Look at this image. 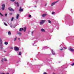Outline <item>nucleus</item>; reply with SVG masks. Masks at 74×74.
I'll return each instance as SVG.
<instances>
[{"mask_svg": "<svg viewBox=\"0 0 74 74\" xmlns=\"http://www.w3.org/2000/svg\"><path fill=\"white\" fill-rule=\"evenodd\" d=\"M46 21L45 20H42L40 23V25H42V24H43V23H45V22Z\"/></svg>", "mask_w": 74, "mask_h": 74, "instance_id": "obj_1", "label": "nucleus"}, {"mask_svg": "<svg viewBox=\"0 0 74 74\" xmlns=\"http://www.w3.org/2000/svg\"><path fill=\"white\" fill-rule=\"evenodd\" d=\"M14 50L16 51H19V48L18 47H14Z\"/></svg>", "mask_w": 74, "mask_h": 74, "instance_id": "obj_2", "label": "nucleus"}, {"mask_svg": "<svg viewBox=\"0 0 74 74\" xmlns=\"http://www.w3.org/2000/svg\"><path fill=\"white\" fill-rule=\"evenodd\" d=\"M57 2H58V1H56L55 2H53L51 3V6H53V5H55V4H56V3H57Z\"/></svg>", "mask_w": 74, "mask_h": 74, "instance_id": "obj_3", "label": "nucleus"}, {"mask_svg": "<svg viewBox=\"0 0 74 74\" xmlns=\"http://www.w3.org/2000/svg\"><path fill=\"white\" fill-rule=\"evenodd\" d=\"M71 52H74V49H72L71 47H69L68 49Z\"/></svg>", "mask_w": 74, "mask_h": 74, "instance_id": "obj_4", "label": "nucleus"}, {"mask_svg": "<svg viewBox=\"0 0 74 74\" xmlns=\"http://www.w3.org/2000/svg\"><path fill=\"white\" fill-rule=\"evenodd\" d=\"M2 9L3 10H4V8H5V5L4 4H2Z\"/></svg>", "mask_w": 74, "mask_h": 74, "instance_id": "obj_5", "label": "nucleus"}, {"mask_svg": "<svg viewBox=\"0 0 74 74\" xmlns=\"http://www.w3.org/2000/svg\"><path fill=\"white\" fill-rule=\"evenodd\" d=\"M8 9L9 10V11H14V10L13 9L11 8H8Z\"/></svg>", "mask_w": 74, "mask_h": 74, "instance_id": "obj_6", "label": "nucleus"}, {"mask_svg": "<svg viewBox=\"0 0 74 74\" xmlns=\"http://www.w3.org/2000/svg\"><path fill=\"white\" fill-rule=\"evenodd\" d=\"M21 29H22V30H24V32H26V27H24V29H23V28H22Z\"/></svg>", "mask_w": 74, "mask_h": 74, "instance_id": "obj_7", "label": "nucleus"}, {"mask_svg": "<svg viewBox=\"0 0 74 74\" xmlns=\"http://www.w3.org/2000/svg\"><path fill=\"white\" fill-rule=\"evenodd\" d=\"M47 15V14H44L42 15V16L43 17H45Z\"/></svg>", "mask_w": 74, "mask_h": 74, "instance_id": "obj_8", "label": "nucleus"}, {"mask_svg": "<svg viewBox=\"0 0 74 74\" xmlns=\"http://www.w3.org/2000/svg\"><path fill=\"white\" fill-rule=\"evenodd\" d=\"M23 11V10L22 9H21V7H20V9H19V11L20 12H21V11L22 12Z\"/></svg>", "mask_w": 74, "mask_h": 74, "instance_id": "obj_9", "label": "nucleus"}, {"mask_svg": "<svg viewBox=\"0 0 74 74\" xmlns=\"http://www.w3.org/2000/svg\"><path fill=\"white\" fill-rule=\"evenodd\" d=\"M51 52L52 53V55H55V53L53 50H51Z\"/></svg>", "mask_w": 74, "mask_h": 74, "instance_id": "obj_10", "label": "nucleus"}, {"mask_svg": "<svg viewBox=\"0 0 74 74\" xmlns=\"http://www.w3.org/2000/svg\"><path fill=\"white\" fill-rule=\"evenodd\" d=\"M3 60L4 61H6L7 60V59L6 58L3 59L2 60H1V61L2 62H3Z\"/></svg>", "mask_w": 74, "mask_h": 74, "instance_id": "obj_11", "label": "nucleus"}, {"mask_svg": "<svg viewBox=\"0 0 74 74\" xmlns=\"http://www.w3.org/2000/svg\"><path fill=\"white\" fill-rule=\"evenodd\" d=\"M15 4H17V7H19V3H18V2H14Z\"/></svg>", "mask_w": 74, "mask_h": 74, "instance_id": "obj_12", "label": "nucleus"}, {"mask_svg": "<svg viewBox=\"0 0 74 74\" xmlns=\"http://www.w3.org/2000/svg\"><path fill=\"white\" fill-rule=\"evenodd\" d=\"M41 32H45V29H43V28H42L41 29Z\"/></svg>", "mask_w": 74, "mask_h": 74, "instance_id": "obj_13", "label": "nucleus"}, {"mask_svg": "<svg viewBox=\"0 0 74 74\" xmlns=\"http://www.w3.org/2000/svg\"><path fill=\"white\" fill-rule=\"evenodd\" d=\"M17 34L19 35V36H21L22 35V33L21 32H18L17 33Z\"/></svg>", "mask_w": 74, "mask_h": 74, "instance_id": "obj_14", "label": "nucleus"}, {"mask_svg": "<svg viewBox=\"0 0 74 74\" xmlns=\"http://www.w3.org/2000/svg\"><path fill=\"white\" fill-rule=\"evenodd\" d=\"M5 45H8V42H4Z\"/></svg>", "mask_w": 74, "mask_h": 74, "instance_id": "obj_15", "label": "nucleus"}, {"mask_svg": "<svg viewBox=\"0 0 74 74\" xmlns=\"http://www.w3.org/2000/svg\"><path fill=\"white\" fill-rule=\"evenodd\" d=\"M19 18V14H17L16 15V19H18Z\"/></svg>", "mask_w": 74, "mask_h": 74, "instance_id": "obj_16", "label": "nucleus"}, {"mask_svg": "<svg viewBox=\"0 0 74 74\" xmlns=\"http://www.w3.org/2000/svg\"><path fill=\"white\" fill-rule=\"evenodd\" d=\"M13 26V25H10V27H11V28H12V29H14V28H15V26L12 27Z\"/></svg>", "mask_w": 74, "mask_h": 74, "instance_id": "obj_17", "label": "nucleus"}, {"mask_svg": "<svg viewBox=\"0 0 74 74\" xmlns=\"http://www.w3.org/2000/svg\"><path fill=\"white\" fill-rule=\"evenodd\" d=\"M11 34V32H10V31H9V32H8V35H9V36H10Z\"/></svg>", "mask_w": 74, "mask_h": 74, "instance_id": "obj_18", "label": "nucleus"}, {"mask_svg": "<svg viewBox=\"0 0 74 74\" xmlns=\"http://www.w3.org/2000/svg\"><path fill=\"white\" fill-rule=\"evenodd\" d=\"M0 46L1 47H3V44H2V42H1V45H0Z\"/></svg>", "mask_w": 74, "mask_h": 74, "instance_id": "obj_19", "label": "nucleus"}, {"mask_svg": "<svg viewBox=\"0 0 74 74\" xmlns=\"http://www.w3.org/2000/svg\"><path fill=\"white\" fill-rule=\"evenodd\" d=\"M18 55H22V53L21 52H20L18 54Z\"/></svg>", "mask_w": 74, "mask_h": 74, "instance_id": "obj_20", "label": "nucleus"}, {"mask_svg": "<svg viewBox=\"0 0 74 74\" xmlns=\"http://www.w3.org/2000/svg\"><path fill=\"white\" fill-rule=\"evenodd\" d=\"M14 19V17H12V19H11V21H13V19Z\"/></svg>", "mask_w": 74, "mask_h": 74, "instance_id": "obj_21", "label": "nucleus"}, {"mask_svg": "<svg viewBox=\"0 0 74 74\" xmlns=\"http://www.w3.org/2000/svg\"><path fill=\"white\" fill-rule=\"evenodd\" d=\"M48 22L49 23H51V21L49 20H48Z\"/></svg>", "mask_w": 74, "mask_h": 74, "instance_id": "obj_22", "label": "nucleus"}, {"mask_svg": "<svg viewBox=\"0 0 74 74\" xmlns=\"http://www.w3.org/2000/svg\"><path fill=\"white\" fill-rule=\"evenodd\" d=\"M17 39V37H16L15 38H14V41H15V40H16Z\"/></svg>", "mask_w": 74, "mask_h": 74, "instance_id": "obj_23", "label": "nucleus"}, {"mask_svg": "<svg viewBox=\"0 0 74 74\" xmlns=\"http://www.w3.org/2000/svg\"><path fill=\"white\" fill-rule=\"evenodd\" d=\"M4 24L5 26H7V24L6 23H4Z\"/></svg>", "mask_w": 74, "mask_h": 74, "instance_id": "obj_24", "label": "nucleus"}, {"mask_svg": "<svg viewBox=\"0 0 74 74\" xmlns=\"http://www.w3.org/2000/svg\"><path fill=\"white\" fill-rule=\"evenodd\" d=\"M29 18H30V17H32V16L31 15H30V14H29Z\"/></svg>", "mask_w": 74, "mask_h": 74, "instance_id": "obj_25", "label": "nucleus"}, {"mask_svg": "<svg viewBox=\"0 0 74 74\" xmlns=\"http://www.w3.org/2000/svg\"><path fill=\"white\" fill-rule=\"evenodd\" d=\"M47 48H48V47H47V46H46V47H44V48L45 49H46Z\"/></svg>", "mask_w": 74, "mask_h": 74, "instance_id": "obj_26", "label": "nucleus"}, {"mask_svg": "<svg viewBox=\"0 0 74 74\" xmlns=\"http://www.w3.org/2000/svg\"><path fill=\"white\" fill-rule=\"evenodd\" d=\"M55 12H52V14L53 15V14H55Z\"/></svg>", "mask_w": 74, "mask_h": 74, "instance_id": "obj_27", "label": "nucleus"}, {"mask_svg": "<svg viewBox=\"0 0 74 74\" xmlns=\"http://www.w3.org/2000/svg\"><path fill=\"white\" fill-rule=\"evenodd\" d=\"M0 15H1V16H3V14H1V13L0 12Z\"/></svg>", "mask_w": 74, "mask_h": 74, "instance_id": "obj_28", "label": "nucleus"}, {"mask_svg": "<svg viewBox=\"0 0 74 74\" xmlns=\"http://www.w3.org/2000/svg\"><path fill=\"white\" fill-rule=\"evenodd\" d=\"M0 42H2V40H1V39L0 38Z\"/></svg>", "mask_w": 74, "mask_h": 74, "instance_id": "obj_29", "label": "nucleus"}, {"mask_svg": "<svg viewBox=\"0 0 74 74\" xmlns=\"http://www.w3.org/2000/svg\"><path fill=\"white\" fill-rule=\"evenodd\" d=\"M74 65V63H73L72 64H71V65L72 66H73Z\"/></svg>", "mask_w": 74, "mask_h": 74, "instance_id": "obj_30", "label": "nucleus"}, {"mask_svg": "<svg viewBox=\"0 0 74 74\" xmlns=\"http://www.w3.org/2000/svg\"><path fill=\"white\" fill-rule=\"evenodd\" d=\"M10 1H11L12 2H14V1H15V0H10Z\"/></svg>", "mask_w": 74, "mask_h": 74, "instance_id": "obj_31", "label": "nucleus"}, {"mask_svg": "<svg viewBox=\"0 0 74 74\" xmlns=\"http://www.w3.org/2000/svg\"><path fill=\"white\" fill-rule=\"evenodd\" d=\"M32 36H33V31L32 32Z\"/></svg>", "mask_w": 74, "mask_h": 74, "instance_id": "obj_32", "label": "nucleus"}, {"mask_svg": "<svg viewBox=\"0 0 74 74\" xmlns=\"http://www.w3.org/2000/svg\"><path fill=\"white\" fill-rule=\"evenodd\" d=\"M22 31V29H21V28H20L19 29V31L20 32H21Z\"/></svg>", "mask_w": 74, "mask_h": 74, "instance_id": "obj_33", "label": "nucleus"}, {"mask_svg": "<svg viewBox=\"0 0 74 74\" xmlns=\"http://www.w3.org/2000/svg\"><path fill=\"white\" fill-rule=\"evenodd\" d=\"M63 48H62V49H60V51H63Z\"/></svg>", "mask_w": 74, "mask_h": 74, "instance_id": "obj_34", "label": "nucleus"}, {"mask_svg": "<svg viewBox=\"0 0 74 74\" xmlns=\"http://www.w3.org/2000/svg\"><path fill=\"white\" fill-rule=\"evenodd\" d=\"M5 15L6 17H7V14H5Z\"/></svg>", "mask_w": 74, "mask_h": 74, "instance_id": "obj_35", "label": "nucleus"}, {"mask_svg": "<svg viewBox=\"0 0 74 74\" xmlns=\"http://www.w3.org/2000/svg\"><path fill=\"white\" fill-rule=\"evenodd\" d=\"M60 47H61V48H62V47H63V46L62 45H61L60 46Z\"/></svg>", "mask_w": 74, "mask_h": 74, "instance_id": "obj_36", "label": "nucleus"}, {"mask_svg": "<svg viewBox=\"0 0 74 74\" xmlns=\"http://www.w3.org/2000/svg\"><path fill=\"white\" fill-rule=\"evenodd\" d=\"M43 74H47V73H46V72H44Z\"/></svg>", "mask_w": 74, "mask_h": 74, "instance_id": "obj_37", "label": "nucleus"}, {"mask_svg": "<svg viewBox=\"0 0 74 74\" xmlns=\"http://www.w3.org/2000/svg\"><path fill=\"white\" fill-rule=\"evenodd\" d=\"M47 4V3H46V4H45V6H46Z\"/></svg>", "mask_w": 74, "mask_h": 74, "instance_id": "obj_38", "label": "nucleus"}, {"mask_svg": "<svg viewBox=\"0 0 74 74\" xmlns=\"http://www.w3.org/2000/svg\"><path fill=\"white\" fill-rule=\"evenodd\" d=\"M64 49H67V48L65 47H64Z\"/></svg>", "mask_w": 74, "mask_h": 74, "instance_id": "obj_39", "label": "nucleus"}, {"mask_svg": "<svg viewBox=\"0 0 74 74\" xmlns=\"http://www.w3.org/2000/svg\"><path fill=\"white\" fill-rule=\"evenodd\" d=\"M10 15H12V13H10Z\"/></svg>", "mask_w": 74, "mask_h": 74, "instance_id": "obj_40", "label": "nucleus"}, {"mask_svg": "<svg viewBox=\"0 0 74 74\" xmlns=\"http://www.w3.org/2000/svg\"><path fill=\"white\" fill-rule=\"evenodd\" d=\"M15 26H14L13 25L12 27H15Z\"/></svg>", "mask_w": 74, "mask_h": 74, "instance_id": "obj_41", "label": "nucleus"}, {"mask_svg": "<svg viewBox=\"0 0 74 74\" xmlns=\"http://www.w3.org/2000/svg\"><path fill=\"white\" fill-rule=\"evenodd\" d=\"M6 74H9V73H7Z\"/></svg>", "mask_w": 74, "mask_h": 74, "instance_id": "obj_42", "label": "nucleus"}, {"mask_svg": "<svg viewBox=\"0 0 74 74\" xmlns=\"http://www.w3.org/2000/svg\"><path fill=\"white\" fill-rule=\"evenodd\" d=\"M35 7H37V6H35Z\"/></svg>", "mask_w": 74, "mask_h": 74, "instance_id": "obj_43", "label": "nucleus"}, {"mask_svg": "<svg viewBox=\"0 0 74 74\" xmlns=\"http://www.w3.org/2000/svg\"><path fill=\"white\" fill-rule=\"evenodd\" d=\"M20 39V38H18V40H19Z\"/></svg>", "mask_w": 74, "mask_h": 74, "instance_id": "obj_44", "label": "nucleus"}, {"mask_svg": "<svg viewBox=\"0 0 74 74\" xmlns=\"http://www.w3.org/2000/svg\"><path fill=\"white\" fill-rule=\"evenodd\" d=\"M11 49H12V47H11Z\"/></svg>", "mask_w": 74, "mask_h": 74, "instance_id": "obj_45", "label": "nucleus"}, {"mask_svg": "<svg viewBox=\"0 0 74 74\" xmlns=\"http://www.w3.org/2000/svg\"><path fill=\"white\" fill-rule=\"evenodd\" d=\"M32 45L33 46L34 45L32 44Z\"/></svg>", "mask_w": 74, "mask_h": 74, "instance_id": "obj_46", "label": "nucleus"}, {"mask_svg": "<svg viewBox=\"0 0 74 74\" xmlns=\"http://www.w3.org/2000/svg\"><path fill=\"white\" fill-rule=\"evenodd\" d=\"M53 74H56L54 73H53Z\"/></svg>", "mask_w": 74, "mask_h": 74, "instance_id": "obj_47", "label": "nucleus"}, {"mask_svg": "<svg viewBox=\"0 0 74 74\" xmlns=\"http://www.w3.org/2000/svg\"><path fill=\"white\" fill-rule=\"evenodd\" d=\"M10 70H11V69H10Z\"/></svg>", "mask_w": 74, "mask_h": 74, "instance_id": "obj_48", "label": "nucleus"}, {"mask_svg": "<svg viewBox=\"0 0 74 74\" xmlns=\"http://www.w3.org/2000/svg\"><path fill=\"white\" fill-rule=\"evenodd\" d=\"M4 52H5V51H4Z\"/></svg>", "mask_w": 74, "mask_h": 74, "instance_id": "obj_49", "label": "nucleus"}]
</instances>
